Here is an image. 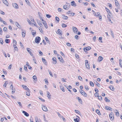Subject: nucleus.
<instances>
[{"label": "nucleus", "mask_w": 122, "mask_h": 122, "mask_svg": "<svg viewBox=\"0 0 122 122\" xmlns=\"http://www.w3.org/2000/svg\"><path fill=\"white\" fill-rule=\"evenodd\" d=\"M108 15H107V18L108 19V21L110 24H111L112 23V21L111 20V19L112 18V15L111 13L109 12L108 13Z\"/></svg>", "instance_id": "f257e3e1"}, {"label": "nucleus", "mask_w": 122, "mask_h": 122, "mask_svg": "<svg viewBox=\"0 0 122 122\" xmlns=\"http://www.w3.org/2000/svg\"><path fill=\"white\" fill-rule=\"evenodd\" d=\"M92 12H93V14L95 16L97 17L98 16L100 20L101 21V20H102V16L100 15V13L99 12H97L96 13L93 10H92Z\"/></svg>", "instance_id": "f03ea898"}, {"label": "nucleus", "mask_w": 122, "mask_h": 122, "mask_svg": "<svg viewBox=\"0 0 122 122\" xmlns=\"http://www.w3.org/2000/svg\"><path fill=\"white\" fill-rule=\"evenodd\" d=\"M79 92L84 97H87V94L86 93L82 90H79Z\"/></svg>", "instance_id": "7ed1b4c3"}, {"label": "nucleus", "mask_w": 122, "mask_h": 122, "mask_svg": "<svg viewBox=\"0 0 122 122\" xmlns=\"http://www.w3.org/2000/svg\"><path fill=\"white\" fill-rule=\"evenodd\" d=\"M57 55L58 57V58L61 62L63 63L64 61L63 58L61 56H60L59 55L57 54Z\"/></svg>", "instance_id": "20e7f679"}, {"label": "nucleus", "mask_w": 122, "mask_h": 122, "mask_svg": "<svg viewBox=\"0 0 122 122\" xmlns=\"http://www.w3.org/2000/svg\"><path fill=\"white\" fill-rule=\"evenodd\" d=\"M40 40L41 38L39 36H37L36 38L35 42L37 44H38L40 42Z\"/></svg>", "instance_id": "39448f33"}, {"label": "nucleus", "mask_w": 122, "mask_h": 122, "mask_svg": "<svg viewBox=\"0 0 122 122\" xmlns=\"http://www.w3.org/2000/svg\"><path fill=\"white\" fill-rule=\"evenodd\" d=\"M70 4H66L63 6V8L65 10L67 9L70 8Z\"/></svg>", "instance_id": "423d86ee"}, {"label": "nucleus", "mask_w": 122, "mask_h": 122, "mask_svg": "<svg viewBox=\"0 0 122 122\" xmlns=\"http://www.w3.org/2000/svg\"><path fill=\"white\" fill-rule=\"evenodd\" d=\"M85 66L86 68L88 69H90V66L88 63V61L87 60H86L85 61Z\"/></svg>", "instance_id": "0eeeda50"}, {"label": "nucleus", "mask_w": 122, "mask_h": 122, "mask_svg": "<svg viewBox=\"0 0 122 122\" xmlns=\"http://www.w3.org/2000/svg\"><path fill=\"white\" fill-rule=\"evenodd\" d=\"M109 117L111 120L112 121L113 120L114 117L113 113L112 112H111L109 115Z\"/></svg>", "instance_id": "6e6552de"}, {"label": "nucleus", "mask_w": 122, "mask_h": 122, "mask_svg": "<svg viewBox=\"0 0 122 122\" xmlns=\"http://www.w3.org/2000/svg\"><path fill=\"white\" fill-rule=\"evenodd\" d=\"M115 5L117 8L118 9L120 8V6L118 1L116 0H115Z\"/></svg>", "instance_id": "1a4fd4ad"}, {"label": "nucleus", "mask_w": 122, "mask_h": 122, "mask_svg": "<svg viewBox=\"0 0 122 122\" xmlns=\"http://www.w3.org/2000/svg\"><path fill=\"white\" fill-rule=\"evenodd\" d=\"M91 47L90 46H88L86 47V48H84L83 50L85 51H88L91 49Z\"/></svg>", "instance_id": "9d476101"}, {"label": "nucleus", "mask_w": 122, "mask_h": 122, "mask_svg": "<svg viewBox=\"0 0 122 122\" xmlns=\"http://www.w3.org/2000/svg\"><path fill=\"white\" fill-rule=\"evenodd\" d=\"M22 86L23 88L27 91H30V89L28 88L27 86L23 85Z\"/></svg>", "instance_id": "9b49d317"}, {"label": "nucleus", "mask_w": 122, "mask_h": 122, "mask_svg": "<svg viewBox=\"0 0 122 122\" xmlns=\"http://www.w3.org/2000/svg\"><path fill=\"white\" fill-rule=\"evenodd\" d=\"M12 5L16 9H18L19 7L18 5L16 3H13Z\"/></svg>", "instance_id": "f8f14e48"}, {"label": "nucleus", "mask_w": 122, "mask_h": 122, "mask_svg": "<svg viewBox=\"0 0 122 122\" xmlns=\"http://www.w3.org/2000/svg\"><path fill=\"white\" fill-rule=\"evenodd\" d=\"M71 5L74 6H76V5L75 3V2L74 1H73L71 2Z\"/></svg>", "instance_id": "ddd939ff"}, {"label": "nucleus", "mask_w": 122, "mask_h": 122, "mask_svg": "<svg viewBox=\"0 0 122 122\" xmlns=\"http://www.w3.org/2000/svg\"><path fill=\"white\" fill-rule=\"evenodd\" d=\"M3 1V3L5 4V5L7 6H8L9 3H8L7 1L6 0H2Z\"/></svg>", "instance_id": "4468645a"}, {"label": "nucleus", "mask_w": 122, "mask_h": 122, "mask_svg": "<svg viewBox=\"0 0 122 122\" xmlns=\"http://www.w3.org/2000/svg\"><path fill=\"white\" fill-rule=\"evenodd\" d=\"M42 110L44 111H46L47 110V109L46 106H43L42 107Z\"/></svg>", "instance_id": "2eb2a0df"}, {"label": "nucleus", "mask_w": 122, "mask_h": 122, "mask_svg": "<svg viewBox=\"0 0 122 122\" xmlns=\"http://www.w3.org/2000/svg\"><path fill=\"white\" fill-rule=\"evenodd\" d=\"M37 21L39 25L40 26V27H42L43 26V25H42V24H41V22L39 20H37Z\"/></svg>", "instance_id": "dca6fc26"}, {"label": "nucleus", "mask_w": 122, "mask_h": 122, "mask_svg": "<svg viewBox=\"0 0 122 122\" xmlns=\"http://www.w3.org/2000/svg\"><path fill=\"white\" fill-rule=\"evenodd\" d=\"M27 50L28 52L30 54V55L31 56H33V54L30 51V49L29 48H27Z\"/></svg>", "instance_id": "f3484780"}, {"label": "nucleus", "mask_w": 122, "mask_h": 122, "mask_svg": "<svg viewBox=\"0 0 122 122\" xmlns=\"http://www.w3.org/2000/svg\"><path fill=\"white\" fill-rule=\"evenodd\" d=\"M22 113H24L26 117H28L29 116L28 113L25 111H22Z\"/></svg>", "instance_id": "a211bd4d"}, {"label": "nucleus", "mask_w": 122, "mask_h": 122, "mask_svg": "<svg viewBox=\"0 0 122 122\" xmlns=\"http://www.w3.org/2000/svg\"><path fill=\"white\" fill-rule=\"evenodd\" d=\"M42 61L46 65H47V62L45 60V59L43 58H42Z\"/></svg>", "instance_id": "6ab92c4d"}, {"label": "nucleus", "mask_w": 122, "mask_h": 122, "mask_svg": "<svg viewBox=\"0 0 122 122\" xmlns=\"http://www.w3.org/2000/svg\"><path fill=\"white\" fill-rule=\"evenodd\" d=\"M62 31L59 29H58L57 30L58 33H57L58 34L61 35H62Z\"/></svg>", "instance_id": "aec40b11"}, {"label": "nucleus", "mask_w": 122, "mask_h": 122, "mask_svg": "<svg viewBox=\"0 0 122 122\" xmlns=\"http://www.w3.org/2000/svg\"><path fill=\"white\" fill-rule=\"evenodd\" d=\"M73 31L75 33H76L77 31V28L75 27H73Z\"/></svg>", "instance_id": "412c9836"}, {"label": "nucleus", "mask_w": 122, "mask_h": 122, "mask_svg": "<svg viewBox=\"0 0 122 122\" xmlns=\"http://www.w3.org/2000/svg\"><path fill=\"white\" fill-rule=\"evenodd\" d=\"M52 60L54 61V62H53V63L54 64H56L57 62L56 58L55 57H53L52 58Z\"/></svg>", "instance_id": "4be33fe9"}, {"label": "nucleus", "mask_w": 122, "mask_h": 122, "mask_svg": "<svg viewBox=\"0 0 122 122\" xmlns=\"http://www.w3.org/2000/svg\"><path fill=\"white\" fill-rule=\"evenodd\" d=\"M103 59V57L101 56H99L98 58V60L99 61V62H100Z\"/></svg>", "instance_id": "5701e85b"}, {"label": "nucleus", "mask_w": 122, "mask_h": 122, "mask_svg": "<svg viewBox=\"0 0 122 122\" xmlns=\"http://www.w3.org/2000/svg\"><path fill=\"white\" fill-rule=\"evenodd\" d=\"M62 16L63 18V19H65V20H66L68 18V17L66 16H65L64 15H62Z\"/></svg>", "instance_id": "b1692460"}, {"label": "nucleus", "mask_w": 122, "mask_h": 122, "mask_svg": "<svg viewBox=\"0 0 122 122\" xmlns=\"http://www.w3.org/2000/svg\"><path fill=\"white\" fill-rule=\"evenodd\" d=\"M109 88L112 91H114L115 89V88L114 87L111 85L110 86H109Z\"/></svg>", "instance_id": "393cba45"}, {"label": "nucleus", "mask_w": 122, "mask_h": 122, "mask_svg": "<svg viewBox=\"0 0 122 122\" xmlns=\"http://www.w3.org/2000/svg\"><path fill=\"white\" fill-rule=\"evenodd\" d=\"M22 36L23 37H25V31H22Z\"/></svg>", "instance_id": "a878e982"}, {"label": "nucleus", "mask_w": 122, "mask_h": 122, "mask_svg": "<svg viewBox=\"0 0 122 122\" xmlns=\"http://www.w3.org/2000/svg\"><path fill=\"white\" fill-rule=\"evenodd\" d=\"M47 97L48 99H51V97H50L51 96L49 92L48 91H47Z\"/></svg>", "instance_id": "bb28decb"}, {"label": "nucleus", "mask_w": 122, "mask_h": 122, "mask_svg": "<svg viewBox=\"0 0 122 122\" xmlns=\"http://www.w3.org/2000/svg\"><path fill=\"white\" fill-rule=\"evenodd\" d=\"M45 39L47 43H49V44H50V41L48 40V38L46 37L45 36Z\"/></svg>", "instance_id": "cd10ccee"}, {"label": "nucleus", "mask_w": 122, "mask_h": 122, "mask_svg": "<svg viewBox=\"0 0 122 122\" xmlns=\"http://www.w3.org/2000/svg\"><path fill=\"white\" fill-rule=\"evenodd\" d=\"M119 65L122 68V60L120 59L119 60Z\"/></svg>", "instance_id": "c85d7f7f"}, {"label": "nucleus", "mask_w": 122, "mask_h": 122, "mask_svg": "<svg viewBox=\"0 0 122 122\" xmlns=\"http://www.w3.org/2000/svg\"><path fill=\"white\" fill-rule=\"evenodd\" d=\"M8 81H5V83H4V84L3 85V86L5 87L6 86L7 84H8Z\"/></svg>", "instance_id": "c756f323"}, {"label": "nucleus", "mask_w": 122, "mask_h": 122, "mask_svg": "<svg viewBox=\"0 0 122 122\" xmlns=\"http://www.w3.org/2000/svg\"><path fill=\"white\" fill-rule=\"evenodd\" d=\"M96 112L99 115H101V113L99 110L97 109L96 110Z\"/></svg>", "instance_id": "7c9ffc66"}, {"label": "nucleus", "mask_w": 122, "mask_h": 122, "mask_svg": "<svg viewBox=\"0 0 122 122\" xmlns=\"http://www.w3.org/2000/svg\"><path fill=\"white\" fill-rule=\"evenodd\" d=\"M30 91H27V92H25L26 94V95L28 96H29L30 95Z\"/></svg>", "instance_id": "2f4dec72"}, {"label": "nucleus", "mask_w": 122, "mask_h": 122, "mask_svg": "<svg viewBox=\"0 0 122 122\" xmlns=\"http://www.w3.org/2000/svg\"><path fill=\"white\" fill-rule=\"evenodd\" d=\"M15 25H16L17 27L18 28H20V25L19 24V23L17 22H16Z\"/></svg>", "instance_id": "473e14b6"}, {"label": "nucleus", "mask_w": 122, "mask_h": 122, "mask_svg": "<svg viewBox=\"0 0 122 122\" xmlns=\"http://www.w3.org/2000/svg\"><path fill=\"white\" fill-rule=\"evenodd\" d=\"M107 110H109L110 111H112V109L110 107L107 106Z\"/></svg>", "instance_id": "72a5a7b5"}, {"label": "nucleus", "mask_w": 122, "mask_h": 122, "mask_svg": "<svg viewBox=\"0 0 122 122\" xmlns=\"http://www.w3.org/2000/svg\"><path fill=\"white\" fill-rule=\"evenodd\" d=\"M33 79L36 81L37 80V79L36 78V76L34 75L33 76Z\"/></svg>", "instance_id": "f704fd0d"}, {"label": "nucleus", "mask_w": 122, "mask_h": 122, "mask_svg": "<svg viewBox=\"0 0 122 122\" xmlns=\"http://www.w3.org/2000/svg\"><path fill=\"white\" fill-rule=\"evenodd\" d=\"M61 26L62 27L64 28H65L67 27V25L63 23L61 25Z\"/></svg>", "instance_id": "c9c22d12"}, {"label": "nucleus", "mask_w": 122, "mask_h": 122, "mask_svg": "<svg viewBox=\"0 0 122 122\" xmlns=\"http://www.w3.org/2000/svg\"><path fill=\"white\" fill-rule=\"evenodd\" d=\"M13 46L15 50H17L18 48L16 46V45H15V44H14L13 45Z\"/></svg>", "instance_id": "e433bc0d"}, {"label": "nucleus", "mask_w": 122, "mask_h": 122, "mask_svg": "<svg viewBox=\"0 0 122 122\" xmlns=\"http://www.w3.org/2000/svg\"><path fill=\"white\" fill-rule=\"evenodd\" d=\"M0 42L2 44H3V39L2 38H0Z\"/></svg>", "instance_id": "4c0bfd02"}, {"label": "nucleus", "mask_w": 122, "mask_h": 122, "mask_svg": "<svg viewBox=\"0 0 122 122\" xmlns=\"http://www.w3.org/2000/svg\"><path fill=\"white\" fill-rule=\"evenodd\" d=\"M110 31L111 32V35L113 37V38H114V37L113 33V32L112 31V30H110Z\"/></svg>", "instance_id": "58836bf2"}, {"label": "nucleus", "mask_w": 122, "mask_h": 122, "mask_svg": "<svg viewBox=\"0 0 122 122\" xmlns=\"http://www.w3.org/2000/svg\"><path fill=\"white\" fill-rule=\"evenodd\" d=\"M74 121L76 122H79V120L77 118L74 119Z\"/></svg>", "instance_id": "ea45409f"}, {"label": "nucleus", "mask_w": 122, "mask_h": 122, "mask_svg": "<svg viewBox=\"0 0 122 122\" xmlns=\"http://www.w3.org/2000/svg\"><path fill=\"white\" fill-rule=\"evenodd\" d=\"M90 84L92 86H94V84L92 81H91L90 82Z\"/></svg>", "instance_id": "a19ab883"}, {"label": "nucleus", "mask_w": 122, "mask_h": 122, "mask_svg": "<svg viewBox=\"0 0 122 122\" xmlns=\"http://www.w3.org/2000/svg\"><path fill=\"white\" fill-rule=\"evenodd\" d=\"M6 43H9L10 42V40L8 39H6L5 40Z\"/></svg>", "instance_id": "79ce46f5"}, {"label": "nucleus", "mask_w": 122, "mask_h": 122, "mask_svg": "<svg viewBox=\"0 0 122 122\" xmlns=\"http://www.w3.org/2000/svg\"><path fill=\"white\" fill-rule=\"evenodd\" d=\"M33 60L35 64H37L36 59L34 56L33 57Z\"/></svg>", "instance_id": "37998d69"}, {"label": "nucleus", "mask_w": 122, "mask_h": 122, "mask_svg": "<svg viewBox=\"0 0 122 122\" xmlns=\"http://www.w3.org/2000/svg\"><path fill=\"white\" fill-rule=\"evenodd\" d=\"M48 71L49 72L50 74V75L51 76L53 77V75H52V72L49 70H48Z\"/></svg>", "instance_id": "c03bdc74"}, {"label": "nucleus", "mask_w": 122, "mask_h": 122, "mask_svg": "<svg viewBox=\"0 0 122 122\" xmlns=\"http://www.w3.org/2000/svg\"><path fill=\"white\" fill-rule=\"evenodd\" d=\"M3 71L5 75H6L7 74V71H5V70L4 69H3Z\"/></svg>", "instance_id": "a18cd8bd"}, {"label": "nucleus", "mask_w": 122, "mask_h": 122, "mask_svg": "<svg viewBox=\"0 0 122 122\" xmlns=\"http://www.w3.org/2000/svg\"><path fill=\"white\" fill-rule=\"evenodd\" d=\"M0 13L3 15H5V13L1 10H0Z\"/></svg>", "instance_id": "49530a36"}, {"label": "nucleus", "mask_w": 122, "mask_h": 122, "mask_svg": "<svg viewBox=\"0 0 122 122\" xmlns=\"http://www.w3.org/2000/svg\"><path fill=\"white\" fill-rule=\"evenodd\" d=\"M55 19L58 22L59 21V17H57L56 16L55 17Z\"/></svg>", "instance_id": "de8ad7c7"}, {"label": "nucleus", "mask_w": 122, "mask_h": 122, "mask_svg": "<svg viewBox=\"0 0 122 122\" xmlns=\"http://www.w3.org/2000/svg\"><path fill=\"white\" fill-rule=\"evenodd\" d=\"M96 82L97 86L98 87H100V85L99 83L97 81H96Z\"/></svg>", "instance_id": "09e8293b"}, {"label": "nucleus", "mask_w": 122, "mask_h": 122, "mask_svg": "<svg viewBox=\"0 0 122 122\" xmlns=\"http://www.w3.org/2000/svg\"><path fill=\"white\" fill-rule=\"evenodd\" d=\"M98 99L100 100H102V97L101 96H98Z\"/></svg>", "instance_id": "8fccbe9b"}, {"label": "nucleus", "mask_w": 122, "mask_h": 122, "mask_svg": "<svg viewBox=\"0 0 122 122\" xmlns=\"http://www.w3.org/2000/svg\"><path fill=\"white\" fill-rule=\"evenodd\" d=\"M43 117H44V120L46 122H47V121L46 120V119L45 115H43Z\"/></svg>", "instance_id": "3c124183"}, {"label": "nucleus", "mask_w": 122, "mask_h": 122, "mask_svg": "<svg viewBox=\"0 0 122 122\" xmlns=\"http://www.w3.org/2000/svg\"><path fill=\"white\" fill-rule=\"evenodd\" d=\"M62 91L64 92L65 91L64 88L63 87H60Z\"/></svg>", "instance_id": "603ef678"}, {"label": "nucleus", "mask_w": 122, "mask_h": 122, "mask_svg": "<svg viewBox=\"0 0 122 122\" xmlns=\"http://www.w3.org/2000/svg\"><path fill=\"white\" fill-rule=\"evenodd\" d=\"M13 42L14 43V44L16 45L17 44V42L15 40L13 39Z\"/></svg>", "instance_id": "864d4df0"}, {"label": "nucleus", "mask_w": 122, "mask_h": 122, "mask_svg": "<svg viewBox=\"0 0 122 122\" xmlns=\"http://www.w3.org/2000/svg\"><path fill=\"white\" fill-rule=\"evenodd\" d=\"M39 99L43 102H45V100L43 99L42 98L39 97Z\"/></svg>", "instance_id": "5fc2aeb1"}, {"label": "nucleus", "mask_w": 122, "mask_h": 122, "mask_svg": "<svg viewBox=\"0 0 122 122\" xmlns=\"http://www.w3.org/2000/svg\"><path fill=\"white\" fill-rule=\"evenodd\" d=\"M34 30L32 31V34L34 36L36 34V32L35 31L34 32Z\"/></svg>", "instance_id": "6e6d98bb"}, {"label": "nucleus", "mask_w": 122, "mask_h": 122, "mask_svg": "<svg viewBox=\"0 0 122 122\" xmlns=\"http://www.w3.org/2000/svg\"><path fill=\"white\" fill-rule=\"evenodd\" d=\"M12 65V64H10L8 67V69H11Z\"/></svg>", "instance_id": "4d7b16f0"}, {"label": "nucleus", "mask_w": 122, "mask_h": 122, "mask_svg": "<svg viewBox=\"0 0 122 122\" xmlns=\"http://www.w3.org/2000/svg\"><path fill=\"white\" fill-rule=\"evenodd\" d=\"M94 95L95 97H98V93H96L94 94Z\"/></svg>", "instance_id": "13d9d810"}, {"label": "nucleus", "mask_w": 122, "mask_h": 122, "mask_svg": "<svg viewBox=\"0 0 122 122\" xmlns=\"http://www.w3.org/2000/svg\"><path fill=\"white\" fill-rule=\"evenodd\" d=\"M7 28L6 27H4L3 28V30L5 31L6 32H7V31H6L7 30Z\"/></svg>", "instance_id": "bf43d9fd"}, {"label": "nucleus", "mask_w": 122, "mask_h": 122, "mask_svg": "<svg viewBox=\"0 0 122 122\" xmlns=\"http://www.w3.org/2000/svg\"><path fill=\"white\" fill-rule=\"evenodd\" d=\"M75 56L76 58H77V59H78L79 58V56L78 54H76Z\"/></svg>", "instance_id": "052dcab7"}, {"label": "nucleus", "mask_w": 122, "mask_h": 122, "mask_svg": "<svg viewBox=\"0 0 122 122\" xmlns=\"http://www.w3.org/2000/svg\"><path fill=\"white\" fill-rule=\"evenodd\" d=\"M46 16L47 18H50L51 17V16L49 14H47L46 15Z\"/></svg>", "instance_id": "680f3d73"}, {"label": "nucleus", "mask_w": 122, "mask_h": 122, "mask_svg": "<svg viewBox=\"0 0 122 122\" xmlns=\"http://www.w3.org/2000/svg\"><path fill=\"white\" fill-rule=\"evenodd\" d=\"M66 45L68 46H71V44L69 43L68 42L66 43Z\"/></svg>", "instance_id": "e2e57ef3"}, {"label": "nucleus", "mask_w": 122, "mask_h": 122, "mask_svg": "<svg viewBox=\"0 0 122 122\" xmlns=\"http://www.w3.org/2000/svg\"><path fill=\"white\" fill-rule=\"evenodd\" d=\"M75 112L79 114V113H80V112L78 110H75Z\"/></svg>", "instance_id": "0e129e2a"}, {"label": "nucleus", "mask_w": 122, "mask_h": 122, "mask_svg": "<svg viewBox=\"0 0 122 122\" xmlns=\"http://www.w3.org/2000/svg\"><path fill=\"white\" fill-rule=\"evenodd\" d=\"M24 68L25 70L26 71H27V67L25 66H24Z\"/></svg>", "instance_id": "69168bd1"}, {"label": "nucleus", "mask_w": 122, "mask_h": 122, "mask_svg": "<svg viewBox=\"0 0 122 122\" xmlns=\"http://www.w3.org/2000/svg\"><path fill=\"white\" fill-rule=\"evenodd\" d=\"M60 53L61 54L62 56H65V55L63 53L62 51L60 52Z\"/></svg>", "instance_id": "338daca9"}, {"label": "nucleus", "mask_w": 122, "mask_h": 122, "mask_svg": "<svg viewBox=\"0 0 122 122\" xmlns=\"http://www.w3.org/2000/svg\"><path fill=\"white\" fill-rule=\"evenodd\" d=\"M31 21L32 22V23L33 24H34V23H35V21L34 20V19H32L31 20Z\"/></svg>", "instance_id": "774afa93"}]
</instances>
